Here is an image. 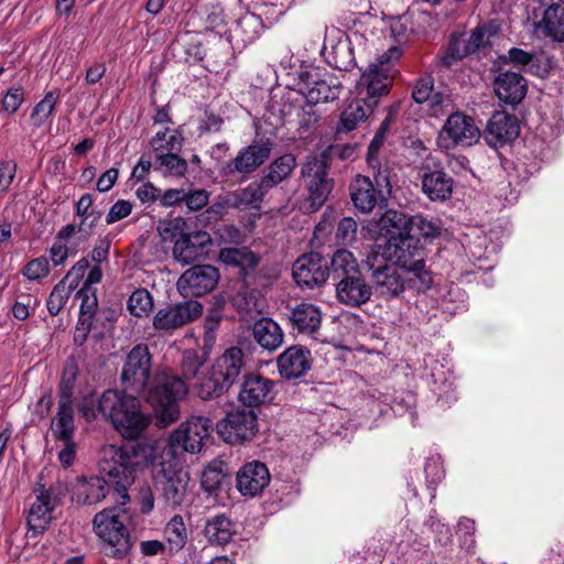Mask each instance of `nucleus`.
Wrapping results in <instances>:
<instances>
[{
  "mask_svg": "<svg viewBox=\"0 0 564 564\" xmlns=\"http://www.w3.org/2000/svg\"><path fill=\"white\" fill-rule=\"evenodd\" d=\"M164 535L170 553L181 551L187 543V530L181 516H174L165 525Z\"/></svg>",
  "mask_w": 564,
  "mask_h": 564,
  "instance_id": "obj_45",
  "label": "nucleus"
},
{
  "mask_svg": "<svg viewBox=\"0 0 564 564\" xmlns=\"http://www.w3.org/2000/svg\"><path fill=\"white\" fill-rule=\"evenodd\" d=\"M223 319V314L218 308H212L204 322V344L205 346L213 345L216 339V330Z\"/></svg>",
  "mask_w": 564,
  "mask_h": 564,
  "instance_id": "obj_60",
  "label": "nucleus"
},
{
  "mask_svg": "<svg viewBox=\"0 0 564 564\" xmlns=\"http://www.w3.org/2000/svg\"><path fill=\"white\" fill-rule=\"evenodd\" d=\"M221 462L210 463L202 474V487L205 491L212 494L217 491L225 479Z\"/></svg>",
  "mask_w": 564,
  "mask_h": 564,
  "instance_id": "obj_53",
  "label": "nucleus"
},
{
  "mask_svg": "<svg viewBox=\"0 0 564 564\" xmlns=\"http://www.w3.org/2000/svg\"><path fill=\"white\" fill-rule=\"evenodd\" d=\"M301 90L308 104L328 102L337 99L341 91L339 80L328 74L304 72L300 75Z\"/></svg>",
  "mask_w": 564,
  "mask_h": 564,
  "instance_id": "obj_19",
  "label": "nucleus"
},
{
  "mask_svg": "<svg viewBox=\"0 0 564 564\" xmlns=\"http://www.w3.org/2000/svg\"><path fill=\"white\" fill-rule=\"evenodd\" d=\"M79 373L77 360L75 358H68L65 362L59 387H58V401L73 402L74 386Z\"/></svg>",
  "mask_w": 564,
  "mask_h": 564,
  "instance_id": "obj_46",
  "label": "nucleus"
},
{
  "mask_svg": "<svg viewBox=\"0 0 564 564\" xmlns=\"http://www.w3.org/2000/svg\"><path fill=\"white\" fill-rule=\"evenodd\" d=\"M427 487L433 491L432 498L435 497V485H437L444 477V469L440 457H430L425 462L424 467Z\"/></svg>",
  "mask_w": 564,
  "mask_h": 564,
  "instance_id": "obj_57",
  "label": "nucleus"
},
{
  "mask_svg": "<svg viewBox=\"0 0 564 564\" xmlns=\"http://www.w3.org/2000/svg\"><path fill=\"white\" fill-rule=\"evenodd\" d=\"M356 220L351 217H345L338 223L335 237L338 243L346 246L356 239Z\"/></svg>",
  "mask_w": 564,
  "mask_h": 564,
  "instance_id": "obj_59",
  "label": "nucleus"
},
{
  "mask_svg": "<svg viewBox=\"0 0 564 564\" xmlns=\"http://www.w3.org/2000/svg\"><path fill=\"white\" fill-rule=\"evenodd\" d=\"M178 152L160 153L155 155L154 167L163 174L172 176H182L187 171V162L182 159Z\"/></svg>",
  "mask_w": 564,
  "mask_h": 564,
  "instance_id": "obj_48",
  "label": "nucleus"
},
{
  "mask_svg": "<svg viewBox=\"0 0 564 564\" xmlns=\"http://www.w3.org/2000/svg\"><path fill=\"white\" fill-rule=\"evenodd\" d=\"M215 236L220 243L238 245L243 240V234L235 225L223 224L215 230Z\"/></svg>",
  "mask_w": 564,
  "mask_h": 564,
  "instance_id": "obj_63",
  "label": "nucleus"
},
{
  "mask_svg": "<svg viewBox=\"0 0 564 564\" xmlns=\"http://www.w3.org/2000/svg\"><path fill=\"white\" fill-rule=\"evenodd\" d=\"M218 260L227 267L238 269L243 283H251L261 257L249 247H225L219 250Z\"/></svg>",
  "mask_w": 564,
  "mask_h": 564,
  "instance_id": "obj_23",
  "label": "nucleus"
},
{
  "mask_svg": "<svg viewBox=\"0 0 564 564\" xmlns=\"http://www.w3.org/2000/svg\"><path fill=\"white\" fill-rule=\"evenodd\" d=\"M369 263V258L367 259ZM371 270L372 290L386 300L399 297L406 289H413L416 292H425L429 289H420L413 281L412 273L394 264H382L373 267L368 264Z\"/></svg>",
  "mask_w": 564,
  "mask_h": 564,
  "instance_id": "obj_11",
  "label": "nucleus"
},
{
  "mask_svg": "<svg viewBox=\"0 0 564 564\" xmlns=\"http://www.w3.org/2000/svg\"><path fill=\"white\" fill-rule=\"evenodd\" d=\"M384 254L394 265L412 273V279L420 289L432 286L433 276L425 267V249L419 238L411 234L388 238Z\"/></svg>",
  "mask_w": 564,
  "mask_h": 564,
  "instance_id": "obj_5",
  "label": "nucleus"
},
{
  "mask_svg": "<svg viewBox=\"0 0 564 564\" xmlns=\"http://www.w3.org/2000/svg\"><path fill=\"white\" fill-rule=\"evenodd\" d=\"M203 314V305L198 301L187 300L171 303L158 310L152 318L153 328L163 335H173L185 325L196 321Z\"/></svg>",
  "mask_w": 564,
  "mask_h": 564,
  "instance_id": "obj_12",
  "label": "nucleus"
},
{
  "mask_svg": "<svg viewBox=\"0 0 564 564\" xmlns=\"http://www.w3.org/2000/svg\"><path fill=\"white\" fill-rule=\"evenodd\" d=\"M24 101V90L22 87H11L2 99V109L8 113H14L18 111L22 102Z\"/></svg>",
  "mask_w": 564,
  "mask_h": 564,
  "instance_id": "obj_64",
  "label": "nucleus"
},
{
  "mask_svg": "<svg viewBox=\"0 0 564 564\" xmlns=\"http://www.w3.org/2000/svg\"><path fill=\"white\" fill-rule=\"evenodd\" d=\"M127 516L119 508H109L94 518V530L101 540V551L113 558H123L131 550V536L124 525Z\"/></svg>",
  "mask_w": 564,
  "mask_h": 564,
  "instance_id": "obj_6",
  "label": "nucleus"
},
{
  "mask_svg": "<svg viewBox=\"0 0 564 564\" xmlns=\"http://www.w3.org/2000/svg\"><path fill=\"white\" fill-rule=\"evenodd\" d=\"M292 275L300 288L313 290L326 283L329 263L322 254L308 252L293 263Z\"/></svg>",
  "mask_w": 564,
  "mask_h": 564,
  "instance_id": "obj_17",
  "label": "nucleus"
},
{
  "mask_svg": "<svg viewBox=\"0 0 564 564\" xmlns=\"http://www.w3.org/2000/svg\"><path fill=\"white\" fill-rule=\"evenodd\" d=\"M197 238L202 239L199 243H195L191 236L181 235L174 242L173 256L176 261L183 264H189L196 261L203 254V246L209 241V237L206 232L198 234Z\"/></svg>",
  "mask_w": 564,
  "mask_h": 564,
  "instance_id": "obj_40",
  "label": "nucleus"
},
{
  "mask_svg": "<svg viewBox=\"0 0 564 564\" xmlns=\"http://www.w3.org/2000/svg\"><path fill=\"white\" fill-rule=\"evenodd\" d=\"M305 96L300 89H288L280 97L273 95L271 98L269 110L273 116H278L283 121H291L301 111L302 105L305 104Z\"/></svg>",
  "mask_w": 564,
  "mask_h": 564,
  "instance_id": "obj_30",
  "label": "nucleus"
},
{
  "mask_svg": "<svg viewBox=\"0 0 564 564\" xmlns=\"http://www.w3.org/2000/svg\"><path fill=\"white\" fill-rule=\"evenodd\" d=\"M228 389L227 383L223 382L210 370L209 376L198 384L197 394L203 400H210L223 395Z\"/></svg>",
  "mask_w": 564,
  "mask_h": 564,
  "instance_id": "obj_52",
  "label": "nucleus"
},
{
  "mask_svg": "<svg viewBox=\"0 0 564 564\" xmlns=\"http://www.w3.org/2000/svg\"><path fill=\"white\" fill-rule=\"evenodd\" d=\"M39 303V300L31 294L20 295L12 306L14 318L25 321L30 316L31 311H34Z\"/></svg>",
  "mask_w": 564,
  "mask_h": 564,
  "instance_id": "obj_58",
  "label": "nucleus"
},
{
  "mask_svg": "<svg viewBox=\"0 0 564 564\" xmlns=\"http://www.w3.org/2000/svg\"><path fill=\"white\" fill-rule=\"evenodd\" d=\"M334 284L337 301L348 307H360L371 299L372 285L366 281L362 272L340 279Z\"/></svg>",
  "mask_w": 564,
  "mask_h": 564,
  "instance_id": "obj_24",
  "label": "nucleus"
},
{
  "mask_svg": "<svg viewBox=\"0 0 564 564\" xmlns=\"http://www.w3.org/2000/svg\"><path fill=\"white\" fill-rule=\"evenodd\" d=\"M419 176L422 191L432 202H445L453 194V178L444 172L441 162L430 155L421 164Z\"/></svg>",
  "mask_w": 564,
  "mask_h": 564,
  "instance_id": "obj_14",
  "label": "nucleus"
},
{
  "mask_svg": "<svg viewBox=\"0 0 564 564\" xmlns=\"http://www.w3.org/2000/svg\"><path fill=\"white\" fill-rule=\"evenodd\" d=\"M290 321L299 333L312 334L321 326L322 312L318 306L302 302L291 310Z\"/></svg>",
  "mask_w": 564,
  "mask_h": 564,
  "instance_id": "obj_32",
  "label": "nucleus"
},
{
  "mask_svg": "<svg viewBox=\"0 0 564 564\" xmlns=\"http://www.w3.org/2000/svg\"><path fill=\"white\" fill-rule=\"evenodd\" d=\"M238 399L243 405L252 410L269 404L274 399V381L259 373H246Z\"/></svg>",
  "mask_w": 564,
  "mask_h": 564,
  "instance_id": "obj_21",
  "label": "nucleus"
},
{
  "mask_svg": "<svg viewBox=\"0 0 564 564\" xmlns=\"http://www.w3.org/2000/svg\"><path fill=\"white\" fill-rule=\"evenodd\" d=\"M130 391L108 389L98 398L102 417L128 440L138 438L148 427L150 417L142 411L140 400Z\"/></svg>",
  "mask_w": 564,
  "mask_h": 564,
  "instance_id": "obj_4",
  "label": "nucleus"
},
{
  "mask_svg": "<svg viewBox=\"0 0 564 564\" xmlns=\"http://www.w3.org/2000/svg\"><path fill=\"white\" fill-rule=\"evenodd\" d=\"M520 133L518 119L513 115L496 112L489 119L485 139L491 148H500L512 142Z\"/></svg>",
  "mask_w": 564,
  "mask_h": 564,
  "instance_id": "obj_26",
  "label": "nucleus"
},
{
  "mask_svg": "<svg viewBox=\"0 0 564 564\" xmlns=\"http://www.w3.org/2000/svg\"><path fill=\"white\" fill-rule=\"evenodd\" d=\"M252 336L257 344L269 351L276 350L284 338L280 325L269 317H261L253 324Z\"/></svg>",
  "mask_w": 564,
  "mask_h": 564,
  "instance_id": "obj_34",
  "label": "nucleus"
},
{
  "mask_svg": "<svg viewBox=\"0 0 564 564\" xmlns=\"http://www.w3.org/2000/svg\"><path fill=\"white\" fill-rule=\"evenodd\" d=\"M189 476L182 469V462L162 457L153 474L154 489L159 500L167 508L175 509L186 502Z\"/></svg>",
  "mask_w": 564,
  "mask_h": 564,
  "instance_id": "obj_8",
  "label": "nucleus"
},
{
  "mask_svg": "<svg viewBox=\"0 0 564 564\" xmlns=\"http://www.w3.org/2000/svg\"><path fill=\"white\" fill-rule=\"evenodd\" d=\"M128 310L137 317L148 316L153 310V299L145 289H137L129 297Z\"/></svg>",
  "mask_w": 564,
  "mask_h": 564,
  "instance_id": "obj_50",
  "label": "nucleus"
},
{
  "mask_svg": "<svg viewBox=\"0 0 564 564\" xmlns=\"http://www.w3.org/2000/svg\"><path fill=\"white\" fill-rule=\"evenodd\" d=\"M373 170V184L377 189L388 199L392 192L391 170L388 163H381L377 160L376 165H369Z\"/></svg>",
  "mask_w": 564,
  "mask_h": 564,
  "instance_id": "obj_55",
  "label": "nucleus"
},
{
  "mask_svg": "<svg viewBox=\"0 0 564 564\" xmlns=\"http://www.w3.org/2000/svg\"><path fill=\"white\" fill-rule=\"evenodd\" d=\"M538 28L552 40L564 42V9L561 2L551 3L544 10Z\"/></svg>",
  "mask_w": 564,
  "mask_h": 564,
  "instance_id": "obj_39",
  "label": "nucleus"
},
{
  "mask_svg": "<svg viewBox=\"0 0 564 564\" xmlns=\"http://www.w3.org/2000/svg\"><path fill=\"white\" fill-rule=\"evenodd\" d=\"M206 362V357L195 349H185L182 352L181 369L185 380L194 379Z\"/></svg>",
  "mask_w": 564,
  "mask_h": 564,
  "instance_id": "obj_51",
  "label": "nucleus"
},
{
  "mask_svg": "<svg viewBox=\"0 0 564 564\" xmlns=\"http://www.w3.org/2000/svg\"><path fill=\"white\" fill-rule=\"evenodd\" d=\"M499 30V24L491 20L477 25L467 37L452 36L446 52L441 56L442 66L449 68L464 57L486 50L491 45V39L498 34Z\"/></svg>",
  "mask_w": 564,
  "mask_h": 564,
  "instance_id": "obj_10",
  "label": "nucleus"
},
{
  "mask_svg": "<svg viewBox=\"0 0 564 564\" xmlns=\"http://www.w3.org/2000/svg\"><path fill=\"white\" fill-rule=\"evenodd\" d=\"M203 534L209 545L225 546L236 534L235 523L226 514H216L206 521Z\"/></svg>",
  "mask_w": 564,
  "mask_h": 564,
  "instance_id": "obj_31",
  "label": "nucleus"
},
{
  "mask_svg": "<svg viewBox=\"0 0 564 564\" xmlns=\"http://www.w3.org/2000/svg\"><path fill=\"white\" fill-rule=\"evenodd\" d=\"M412 98L416 104L429 102L434 116H437L451 104L449 95L434 90V79L431 76L416 80L412 90Z\"/></svg>",
  "mask_w": 564,
  "mask_h": 564,
  "instance_id": "obj_29",
  "label": "nucleus"
},
{
  "mask_svg": "<svg viewBox=\"0 0 564 564\" xmlns=\"http://www.w3.org/2000/svg\"><path fill=\"white\" fill-rule=\"evenodd\" d=\"M479 138L480 130L475 120L460 111L449 115L441 131L445 148L471 147Z\"/></svg>",
  "mask_w": 564,
  "mask_h": 564,
  "instance_id": "obj_18",
  "label": "nucleus"
},
{
  "mask_svg": "<svg viewBox=\"0 0 564 564\" xmlns=\"http://www.w3.org/2000/svg\"><path fill=\"white\" fill-rule=\"evenodd\" d=\"M209 200V192L203 188L186 191L183 203L191 212H197L207 206Z\"/></svg>",
  "mask_w": 564,
  "mask_h": 564,
  "instance_id": "obj_62",
  "label": "nucleus"
},
{
  "mask_svg": "<svg viewBox=\"0 0 564 564\" xmlns=\"http://www.w3.org/2000/svg\"><path fill=\"white\" fill-rule=\"evenodd\" d=\"M184 138L177 130L164 128L162 131H158L150 141L155 155L160 153H174L180 152L183 147Z\"/></svg>",
  "mask_w": 564,
  "mask_h": 564,
  "instance_id": "obj_44",
  "label": "nucleus"
},
{
  "mask_svg": "<svg viewBox=\"0 0 564 564\" xmlns=\"http://www.w3.org/2000/svg\"><path fill=\"white\" fill-rule=\"evenodd\" d=\"M301 172L306 180L311 207L313 209L321 208L334 187V181L328 176L326 161L311 158L303 164Z\"/></svg>",
  "mask_w": 564,
  "mask_h": 564,
  "instance_id": "obj_15",
  "label": "nucleus"
},
{
  "mask_svg": "<svg viewBox=\"0 0 564 564\" xmlns=\"http://www.w3.org/2000/svg\"><path fill=\"white\" fill-rule=\"evenodd\" d=\"M72 290L73 286H66L64 281H61L54 286L46 302L47 311L52 316H56L65 306L70 296Z\"/></svg>",
  "mask_w": 564,
  "mask_h": 564,
  "instance_id": "obj_54",
  "label": "nucleus"
},
{
  "mask_svg": "<svg viewBox=\"0 0 564 564\" xmlns=\"http://www.w3.org/2000/svg\"><path fill=\"white\" fill-rule=\"evenodd\" d=\"M270 191L264 186L262 178L249 183L245 188L235 191L227 196V204L234 208L243 209L248 206H258Z\"/></svg>",
  "mask_w": 564,
  "mask_h": 564,
  "instance_id": "obj_35",
  "label": "nucleus"
},
{
  "mask_svg": "<svg viewBox=\"0 0 564 564\" xmlns=\"http://www.w3.org/2000/svg\"><path fill=\"white\" fill-rule=\"evenodd\" d=\"M263 26L262 19L259 15L245 12L236 20L235 26L230 30V34L231 37H235L246 45L254 42L260 36Z\"/></svg>",
  "mask_w": 564,
  "mask_h": 564,
  "instance_id": "obj_37",
  "label": "nucleus"
},
{
  "mask_svg": "<svg viewBox=\"0 0 564 564\" xmlns=\"http://www.w3.org/2000/svg\"><path fill=\"white\" fill-rule=\"evenodd\" d=\"M378 228L389 238L403 237L411 231V216L395 209L386 210L379 218Z\"/></svg>",
  "mask_w": 564,
  "mask_h": 564,
  "instance_id": "obj_38",
  "label": "nucleus"
},
{
  "mask_svg": "<svg viewBox=\"0 0 564 564\" xmlns=\"http://www.w3.org/2000/svg\"><path fill=\"white\" fill-rule=\"evenodd\" d=\"M349 195L356 209L364 214L371 213L376 207H383L387 198L377 189L369 176L357 174L349 183Z\"/></svg>",
  "mask_w": 564,
  "mask_h": 564,
  "instance_id": "obj_22",
  "label": "nucleus"
},
{
  "mask_svg": "<svg viewBox=\"0 0 564 564\" xmlns=\"http://www.w3.org/2000/svg\"><path fill=\"white\" fill-rule=\"evenodd\" d=\"M50 272L48 259L39 257L26 263L23 269V275L29 280H40Z\"/></svg>",
  "mask_w": 564,
  "mask_h": 564,
  "instance_id": "obj_61",
  "label": "nucleus"
},
{
  "mask_svg": "<svg viewBox=\"0 0 564 564\" xmlns=\"http://www.w3.org/2000/svg\"><path fill=\"white\" fill-rule=\"evenodd\" d=\"M401 55L399 47H390L377 58V63L369 65L361 74L358 89L360 94L365 91L367 98L355 99L345 107L336 127L337 133H348L367 120L377 104L375 98L389 93L394 74L393 66Z\"/></svg>",
  "mask_w": 564,
  "mask_h": 564,
  "instance_id": "obj_3",
  "label": "nucleus"
},
{
  "mask_svg": "<svg viewBox=\"0 0 564 564\" xmlns=\"http://www.w3.org/2000/svg\"><path fill=\"white\" fill-rule=\"evenodd\" d=\"M245 367V354L239 347H230L217 358L212 367L215 376L230 388Z\"/></svg>",
  "mask_w": 564,
  "mask_h": 564,
  "instance_id": "obj_28",
  "label": "nucleus"
},
{
  "mask_svg": "<svg viewBox=\"0 0 564 564\" xmlns=\"http://www.w3.org/2000/svg\"><path fill=\"white\" fill-rule=\"evenodd\" d=\"M59 95L56 91H48L32 109L30 115L31 123L34 128H41L53 115Z\"/></svg>",
  "mask_w": 564,
  "mask_h": 564,
  "instance_id": "obj_47",
  "label": "nucleus"
},
{
  "mask_svg": "<svg viewBox=\"0 0 564 564\" xmlns=\"http://www.w3.org/2000/svg\"><path fill=\"white\" fill-rule=\"evenodd\" d=\"M270 480L267 465L260 460H251L237 471L236 487L243 497L254 498L263 492Z\"/></svg>",
  "mask_w": 564,
  "mask_h": 564,
  "instance_id": "obj_20",
  "label": "nucleus"
},
{
  "mask_svg": "<svg viewBox=\"0 0 564 564\" xmlns=\"http://www.w3.org/2000/svg\"><path fill=\"white\" fill-rule=\"evenodd\" d=\"M231 302L238 311L248 314H259L264 307L263 296L257 289H250L249 283H243L241 289L232 296Z\"/></svg>",
  "mask_w": 564,
  "mask_h": 564,
  "instance_id": "obj_43",
  "label": "nucleus"
},
{
  "mask_svg": "<svg viewBox=\"0 0 564 564\" xmlns=\"http://www.w3.org/2000/svg\"><path fill=\"white\" fill-rule=\"evenodd\" d=\"M415 229L424 239L433 240L442 235L443 225L440 219L429 218L422 214L411 216V230Z\"/></svg>",
  "mask_w": 564,
  "mask_h": 564,
  "instance_id": "obj_49",
  "label": "nucleus"
},
{
  "mask_svg": "<svg viewBox=\"0 0 564 564\" xmlns=\"http://www.w3.org/2000/svg\"><path fill=\"white\" fill-rule=\"evenodd\" d=\"M54 507L55 503L51 500V495L44 494L43 488L36 496V500L29 512L28 525L33 535L42 534L46 530L47 524L52 520Z\"/></svg>",
  "mask_w": 564,
  "mask_h": 564,
  "instance_id": "obj_33",
  "label": "nucleus"
},
{
  "mask_svg": "<svg viewBox=\"0 0 564 564\" xmlns=\"http://www.w3.org/2000/svg\"><path fill=\"white\" fill-rule=\"evenodd\" d=\"M216 426L223 440L230 445L249 442L259 432L258 415L252 409H235L227 413Z\"/></svg>",
  "mask_w": 564,
  "mask_h": 564,
  "instance_id": "obj_13",
  "label": "nucleus"
},
{
  "mask_svg": "<svg viewBox=\"0 0 564 564\" xmlns=\"http://www.w3.org/2000/svg\"><path fill=\"white\" fill-rule=\"evenodd\" d=\"M150 448L141 444L104 446L99 463L102 476L78 479L73 489V499L77 503L94 505L105 499L112 489L113 495L126 503L129 499L128 488L133 484L137 473L148 466Z\"/></svg>",
  "mask_w": 564,
  "mask_h": 564,
  "instance_id": "obj_2",
  "label": "nucleus"
},
{
  "mask_svg": "<svg viewBox=\"0 0 564 564\" xmlns=\"http://www.w3.org/2000/svg\"><path fill=\"white\" fill-rule=\"evenodd\" d=\"M282 378L291 380L305 376L312 368L311 351L302 345L286 348L276 359Z\"/></svg>",
  "mask_w": 564,
  "mask_h": 564,
  "instance_id": "obj_25",
  "label": "nucleus"
},
{
  "mask_svg": "<svg viewBox=\"0 0 564 564\" xmlns=\"http://www.w3.org/2000/svg\"><path fill=\"white\" fill-rule=\"evenodd\" d=\"M52 435L56 441H69L74 438L75 422L73 402L58 401V410L52 419Z\"/></svg>",
  "mask_w": 564,
  "mask_h": 564,
  "instance_id": "obj_36",
  "label": "nucleus"
},
{
  "mask_svg": "<svg viewBox=\"0 0 564 564\" xmlns=\"http://www.w3.org/2000/svg\"><path fill=\"white\" fill-rule=\"evenodd\" d=\"M497 97L505 104L516 106L527 94V82L518 73H500L494 83Z\"/></svg>",
  "mask_w": 564,
  "mask_h": 564,
  "instance_id": "obj_27",
  "label": "nucleus"
},
{
  "mask_svg": "<svg viewBox=\"0 0 564 564\" xmlns=\"http://www.w3.org/2000/svg\"><path fill=\"white\" fill-rule=\"evenodd\" d=\"M359 272H361L360 267L351 251L338 249L334 252L329 267V276H332L334 282Z\"/></svg>",
  "mask_w": 564,
  "mask_h": 564,
  "instance_id": "obj_42",
  "label": "nucleus"
},
{
  "mask_svg": "<svg viewBox=\"0 0 564 564\" xmlns=\"http://www.w3.org/2000/svg\"><path fill=\"white\" fill-rule=\"evenodd\" d=\"M220 279L219 270L212 264H195L178 278L176 286L184 297L203 296L212 292Z\"/></svg>",
  "mask_w": 564,
  "mask_h": 564,
  "instance_id": "obj_16",
  "label": "nucleus"
},
{
  "mask_svg": "<svg viewBox=\"0 0 564 564\" xmlns=\"http://www.w3.org/2000/svg\"><path fill=\"white\" fill-rule=\"evenodd\" d=\"M126 391L142 394L152 408L155 424L166 427L181 416L180 403L187 393L185 380L171 370H152V355L148 345L138 344L127 354L120 373Z\"/></svg>",
  "mask_w": 564,
  "mask_h": 564,
  "instance_id": "obj_1",
  "label": "nucleus"
},
{
  "mask_svg": "<svg viewBox=\"0 0 564 564\" xmlns=\"http://www.w3.org/2000/svg\"><path fill=\"white\" fill-rule=\"evenodd\" d=\"M273 147L274 142L270 138L254 139L249 145L241 148L234 159L224 161L219 166V175L227 180L237 176L246 178L263 165Z\"/></svg>",
  "mask_w": 564,
  "mask_h": 564,
  "instance_id": "obj_9",
  "label": "nucleus"
},
{
  "mask_svg": "<svg viewBox=\"0 0 564 564\" xmlns=\"http://www.w3.org/2000/svg\"><path fill=\"white\" fill-rule=\"evenodd\" d=\"M296 166V159L293 154H283L272 161L267 169V173L261 177L264 186L270 189L288 180Z\"/></svg>",
  "mask_w": 564,
  "mask_h": 564,
  "instance_id": "obj_41",
  "label": "nucleus"
},
{
  "mask_svg": "<svg viewBox=\"0 0 564 564\" xmlns=\"http://www.w3.org/2000/svg\"><path fill=\"white\" fill-rule=\"evenodd\" d=\"M204 21L207 30L220 34L226 30L227 25V17L224 8L220 4H213L210 8L206 9Z\"/></svg>",
  "mask_w": 564,
  "mask_h": 564,
  "instance_id": "obj_56",
  "label": "nucleus"
},
{
  "mask_svg": "<svg viewBox=\"0 0 564 564\" xmlns=\"http://www.w3.org/2000/svg\"><path fill=\"white\" fill-rule=\"evenodd\" d=\"M214 423L206 416H191L174 430L167 444L162 452V457L182 462L185 453L195 454L200 452L204 441L213 431Z\"/></svg>",
  "mask_w": 564,
  "mask_h": 564,
  "instance_id": "obj_7",
  "label": "nucleus"
}]
</instances>
